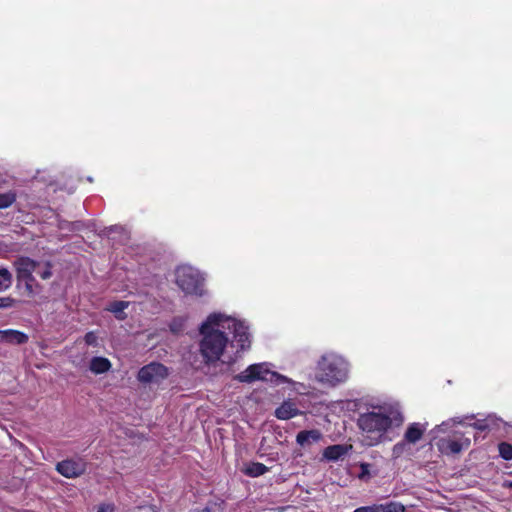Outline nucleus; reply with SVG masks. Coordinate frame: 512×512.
Returning a JSON list of instances; mask_svg holds the SVG:
<instances>
[{
  "label": "nucleus",
  "mask_w": 512,
  "mask_h": 512,
  "mask_svg": "<svg viewBox=\"0 0 512 512\" xmlns=\"http://www.w3.org/2000/svg\"><path fill=\"white\" fill-rule=\"evenodd\" d=\"M199 352L206 364H232L240 351L250 347V335L243 322L221 313L210 314L199 328Z\"/></svg>",
  "instance_id": "obj_1"
},
{
  "label": "nucleus",
  "mask_w": 512,
  "mask_h": 512,
  "mask_svg": "<svg viewBox=\"0 0 512 512\" xmlns=\"http://www.w3.org/2000/svg\"><path fill=\"white\" fill-rule=\"evenodd\" d=\"M403 420L399 409L391 406L376 407L361 414L358 418V426L362 431V441L367 446L379 444L387 430L392 426L401 425Z\"/></svg>",
  "instance_id": "obj_2"
},
{
  "label": "nucleus",
  "mask_w": 512,
  "mask_h": 512,
  "mask_svg": "<svg viewBox=\"0 0 512 512\" xmlns=\"http://www.w3.org/2000/svg\"><path fill=\"white\" fill-rule=\"evenodd\" d=\"M348 375V362L336 353H325L318 361L315 377L321 383L335 386L346 381Z\"/></svg>",
  "instance_id": "obj_3"
},
{
  "label": "nucleus",
  "mask_w": 512,
  "mask_h": 512,
  "mask_svg": "<svg viewBox=\"0 0 512 512\" xmlns=\"http://www.w3.org/2000/svg\"><path fill=\"white\" fill-rule=\"evenodd\" d=\"M240 382L251 383L254 381H267L275 385L291 384L293 381L277 372L270 371L267 363L253 364L236 376Z\"/></svg>",
  "instance_id": "obj_4"
},
{
  "label": "nucleus",
  "mask_w": 512,
  "mask_h": 512,
  "mask_svg": "<svg viewBox=\"0 0 512 512\" xmlns=\"http://www.w3.org/2000/svg\"><path fill=\"white\" fill-rule=\"evenodd\" d=\"M176 282L187 294H201L203 277L200 272L190 266H181L176 270Z\"/></svg>",
  "instance_id": "obj_5"
},
{
  "label": "nucleus",
  "mask_w": 512,
  "mask_h": 512,
  "mask_svg": "<svg viewBox=\"0 0 512 512\" xmlns=\"http://www.w3.org/2000/svg\"><path fill=\"white\" fill-rule=\"evenodd\" d=\"M169 375L168 368L159 362H151L143 366L137 375V379L144 384H158Z\"/></svg>",
  "instance_id": "obj_6"
},
{
  "label": "nucleus",
  "mask_w": 512,
  "mask_h": 512,
  "mask_svg": "<svg viewBox=\"0 0 512 512\" xmlns=\"http://www.w3.org/2000/svg\"><path fill=\"white\" fill-rule=\"evenodd\" d=\"M14 265L18 280L25 282L26 286L30 287L31 283L34 281L32 274L37 271V268H40V264L30 258L22 257L15 261Z\"/></svg>",
  "instance_id": "obj_7"
},
{
  "label": "nucleus",
  "mask_w": 512,
  "mask_h": 512,
  "mask_svg": "<svg viewBox=\"0 0 512 512\" xmlns=\"http://www.w3.org/2000/svg\"><path fill=\"white\" fill-rule=\"evenodd\" d=\"M56 470L66 478H77L86 471V463L81 459H66L56 465Z\"/></svg>",
  "instance_id": "obj_8"
},
{
  "label": "nucleus",
  "mask_w": 512,
  "mask_h": 512,
  "mask_svg": "<svg viewBox=\"0 0 512 512\" xmlns=\"http://www.w3.org/2000/svg\"><path fill=\"white\" fill-rule=\"evenodd\" d=\"M469 446L470 439L463 436L459 439L442 438L437 442V447L443 454H458Z\"/></svg>",
  "instance_id": "obj_9"
},
{
  "label": "nucleus",
  "mask_w": 512,
  "mask_h": 512,
  "mask_svg": "<svg viewBox=\"0 0 512 512\" xmlns=\"http://www.w3.org/2000/svg\"><path fill=\"white\" fill-rule=\"evenodd\" d=\"M28 341V336L18 330H0V342L9 345H21Z\"/></svg>",
  "instance_id": "obj_10"
},
{
  "label": "nucleus",
  "mask_w": 512,
  "mask_h": 512,
  "mask_svg": "<svg viewBox=\"0 0 512 512\" xmlns=\"http://www.w3.org/2000/svg\"><path fill=\"white\" fill-rule=\"evenodd\" d=\"M426 428L427 424L411 423L406 429L404 440L410 444H415L422 438Z\"/></svg>",
  "instance_id": "obj_11"
},
{
  "label": "nucleus",
  "mask_w": 512,
  "mask_h": 512,
  "mask_svg": "<svg viewBox=\"0 0 512 512\" xmlns=\"http://www.w3.org/2000/svg\"><path fill=\"white\" fill-rule=\"evenodd\" d=\"M349 449H351V446L332 445V446L327 447L324 450L323 456L327 460L336 461V460L340 459L341 457H343L344 455H346L348 453Z\"/></svg>",
  "instance_id": "obj_12"
},
{
  "label": "nucleus",
  "mask_w": 512,
  "mask_h": 512,
  "mask_svg": "<svg viewBox=\"0 0 512 512\" xmlns=\"http://www.w3.org/2000/svg\"><path fill=\"white\" fill-rule=\"evenodd\" d=\"M111 362L105 357H93L89 364V369L94 374H102L111 369Z\"/></svg>",
  "instance_id": "obj_13"
},
{
  "label": "nucleus",
  "mask_w": 512,
  "mask_h": 512,
  "mask_svg": "<svg viewBox=\"0 0 512 512\" xmlns=\"http://www.w3.org/2000/svg\"><path fill=\"white\" fill-rule=\"evenodd\" d=\"M298 414V409L292 402H284L276 409L275 415L278 419L287 420Z\"/></svg>",
  "instance_id": "obj_14"
},
{
  "label": "nucleus",
  "mask_w": 512,
  "mask_h": 512,
  "mask_svg": "<svg viewBox=\"0 0 512 512\" xmlns=\"http://www.w3.org/2000/svg\"><path fill=\"white\" fill-rule=\"evenodd\" d=\"M319 438H320V433L316 430H311V431H301L300 433H298L296 440H297L298 444L303 446V445L315 442V441L319 440Z\"/></svg>",
  "instance_id": "obj_15"
},
{
  "label": "nucleus",
  "mask_w": 512,
  "mask_h": 512,
  "mask_svg": "<svg viewBox=\"0 0 512 512\" xmlns=\"http://www.w3.org/2000/svg\"><path fill=\"white\" fill-rule=\"evenodd\" d=\"M243 471L248 476L258 477L266 473L268 471V468L262 463L253 462L247 464Z\"/></svg>",
  "instance_id": "obj_16"
},
{
  "label": "nucleus",
  "mask_w": 512,
  "mask_h": 512,
  "mask_svg": "<svg viewBox=\"0 0 512 512\" xmlns=\"http://www.w3.org/2000/svg\"><path fill=\"white\" fill-rule=\"evenodd\" d=\"M129 306V302L126 301H116L109 305L107 308L108 311L114 313L118 319H124V310Z\"/></svg>",
  "instance_id": "obj_17"
},
{
  "label": "nucleus",
  "mask_w": 512,
  "mask_h": 512,
  "mask_svg": "<svg viewBox=\"0 0 512 512\" xmlns=\"http://www.w3.org/2000/svg\"><path fill=\"white\" fill-rule=\"evenodd\" d=\"M12 285V274L6 268L0 269V292L7 290Z\"/></svg>",
  "instance_id": "obj_18"
},
{
  "label": "nucleus",
  "mask_w": 512,
  "mask_h": 512,
  "mask_svg": "<svg viewBox=\"0 0 512 512\" xmlns=\"http://www.w3.org/2000/svg\"><path fill=\"white\" fill-rule=\"evenodd\" d=\"M463 421L460 418H452L447 421L442 422L440 425L436 426L433 430L435 434L445 433L449 428L453 427L456 424H462Z\"/></svg>",
  "instance_id": "obj_19"
},
{
  "label": "nucleus",
  "mask_w": 512,
  "mask_h": 512,
  "mask_svg": "<svg viewBox=\"0 0 512 512\" xmlns=\"http://www.w3.org/2000/svg\"><path fill=\"white\" fill-rule=\"evenodd\" d=\"M380 512H404V506L398 502H389L379 505Z\"/></svg>",
  "instance_id": "obj_20"
},
{
  "label": "nucleus",
  "mask_w": 512,
  "mask_h": 512,
  "mask_svg": "<svg viewBox=\"0 0 512 512\" xmlns=\"http://www.w3.org/2000/svg\"><path fill=\"white\" fill-rule=\"evenodd\" d=\"M16 200L14 192H7L0 194V209L7 208L12 205Z\"/></svg>",
  "instance_id": "obj_21"
},
{
  "label": "nucleus",
  "mask_w": 512,
  "mask_h": 512,
  "mask_svg": "<svg viewBox=\"0 0 512 512\" xmlns=\"http://www.w3.org/2000/svg\"><path fill=\"white\" fill-rule=\"evenodd\" d=\"M500 456L505 460L512 459V445L506 442H502L498 446Z\"/></svg>",
  "instance_id": "obj_22"
},
{
  "label": "nucleus",
  "mask_w": 512,
  "mask_h": 512,
  "mask_svg": "<svg viewBox=\"0 0 512 512\" xmlns=\"http://www.w3.org/2000/svg\"><path fill=\"white\" fill-rule=\"evenodd\" d=\"M42 279H49L52 275L49 264L40 265V268H37L35 271Z\"/></svg>",
  "instance_id": "obj_23"
},
{
  "label": "nucleus",
  "mask_w": 512,
  "mask_h": 512,
  "mask_svg": "<svg viewBox=\"0 0 512 512\" xmlns=\"http://www.w3.org/2000/svg\"><path fill=\"white\" fill-rule=\"evenodd\" d=\"M472 427H474L477 430L484 431V430L490 428V424L486 423V421L483 419V420H478L477 422L473 423Z\"/></svg>",
  "instance_id": "obj_24"
},
{
  "label": "nucleus",
  "mask_w": 512,
  "mask_h": 512,
  "mask_svg": "<svg viewBox=\"0 0 512 512\" xmlns=\"http://www.w3.org/2000/svg\"><path fill=\"white\" fill-rule=\"evenodd\" d=\"M484 420L490 424V428L498 426V423L502 421L496 415H488Z\"/></svg>",
  "instance_id": "obj_25"
},
{
  "label": "nucleus",
  "mask_w": 512,
  "mask_h": 512,
  "mask_svg": "<svg viewBox=\"0 0 512 512\" xmlns=\"http://www.w3.org/2000/svg\"><path fill=\"white\" fill-rule=\"evenodd\" d=\"M354 512H380V510L379 505H373L357 508Z\"/></svg>",
  "instance_id": "obj_26"
},
{
  "label": "nucleus",
  "mask_w": 512,
  "mask_h": 512,
  "mask_svg": "<svg viewBox=\"0 0 512 512\" xmlns=\"http://www.w3.org/2000/svg\"><path fill=\"white\" fill-rule=\"evenodd\" d=\"M85 342L88 345H96L97 344V336L93 332H89L85 335Z\"/></svg>",
  "instance_id": "obj_27"
},
{
  "label": "nucleus",
  "mask_w": 512,
  "mask_h": 512,
  "mask_svg": "<svg viewBox=\"0 0 512 512\" xmlns=\"http://www.w3.org/2000/svg\"><path fill=\"white\" fill-rule=\"evenodd\" d=\"M360 467H361V474H360V476H359V477H360L361 479H363V478H365L366 476H369V473H370V471H369V467H370V465H369V464H367V463H362V464L360 465Z\"/></svg>",
  "instance_id": "obj_28"
},
{
  "label": "nucleus",
  "mask_w": 512,
  "mask_h": 512,
  "mask_svg": "<svg viewBox=\"0 0 512 512\" xmlns=\"http://www.w3.org/2000/svg\"><path fill=\"white\" fill-rule=\"evenodd\" d=\"M405 444L404 443H398L396 444L394 447H393V455L395 457H398L400 456V454L402 453L403 451V448H404Z\"/></svg>",
  "instance_id": "obj_29"
},
{
  "label": "nucleus",
  "mask_w": 512,
  "mask_h": 512,
  "mask_svg": "<svg viewBox=\"0 0 512 512\" xmlns=\"http://www.w3.org/2000/svg\"><path fill=\"white\" fill-rule=\"evenodd\" d=\"M114 506L112 504H103L99 507L97 512H113Z\"/></svg>",
  "instance_id": "obj_30"
},
{
  "label": "nucleus",
  "mask_w": 512,
  "mask_h": 512,
  "mask_svg": "<svg viewBox=\"0 0 512 512\" xmlns=\"http://www.w3.org/2000/svg\"><path fill=\"white\" fill-rule=\"evenodd\" d=\"M13 303V300L9 297L0 298V308L2 307H10Z\"/></svg>",
  "instance_id": "obj_31"
},
{
  "label": "nucleus",
  "mask_w": 512,
  "mask_h": 512,
  "mask_svg": "<svg viewBox=\"0 0 512 512\" xmlns=\"http://www.w3.org/2000/svg\"><path fill=\"white\" fill-rule=\"evenodd\" d=\"M509 486H510V487H512V481H511V482H509Z\"/></svg>",
  "instance_id": "obj_32"
}]
</instances>
